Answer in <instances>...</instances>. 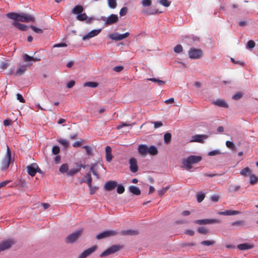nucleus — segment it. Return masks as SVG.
Returning a JSON list of instances; mask_svg holds the SVG:
<instances>
[{"mask_svg":"<svg viewBox=\"0 0 258 258\" xmlns=\"http://www.w3.org/2000/svg\"><path fill=\"white\" fill-rule=\"evenodd\" d=\"M7 16L9 19L14 20L13 25L17 28L19 30L22 31H32L35 32H41L40 29L37 28L34 26H28L25 24H21L18 22H34L35 20V18L26 13H22L21 14L12 12L7 14Z\"/></svg>","mask_w":258,"mask_h":258,"instance_id":"nucleus-1","label":"nucleus"},{"mask_svg":"<svg viewBox=\"0 0 258 258\" xmlns=\"http://www.w3.org/2000/svg\"><path fill=\"white\" fill-rule=\"evenodd\" d=\"M202 158L201 156L190 155L186 159L183 158L182 163L186 170H189L192 168V164L199 163L202 160Z\"/></svg>","mask_w":258,"mask_h":258,"instance_id":"nucleus-2","label":"nucleus"},{"mask_svg":"<svg viewBox=\"0 0 258 258\" xmlns=\"http://www.w3.org/2000/svg\"><path fill=\"white\" fill-rule=\"evenodd\" d=\"M123 246L122 245L114 244L102 252L100 255V257H102L114 253L121 250Z\"/></svg>","mask_w":258,"mask_h":258,"instance_id":"nucleus-3","label":"nucleus"},{"mask_svg":"<svg viewBox=\"0 0 258 258\" xmlns=\"http://www.w3.org/2000/svg\"><path fill=\"white\" fill-rule=\"evenodd\" d=\"M118 231L114 230H105L98 233L96 236V238L98 240L112 237L118 234Z\"/></svg>","mask_w":258,"mask_h":258,"instance_id":"nucleus-4","label":"nucleus"},{"mask_svg":"<svg viewBox=\"0 0 258 258\" xmlns=\"http://www.w3.org/2000/svg\"><path fill=\"white\" fill-rule=\"evenodd\" d=\"M82 232V230H78L74 232L69 234L66 239V242L67 243H73L78 239Z\"/></svg>","mask_w":258,"mask_h":258,"instance_id":"nucleus-5","label":"nucleus"},{"mask_svg":"<svg viewBox=\"0 0 258 258\" xmlns=\"http://www.w3.org/2000/svg\"><path fill=\"white\" fill-rule=\"evenodd\" d=\"M203 55V51L200 49L191 48L188 51L189 57L191 59H199Z\"/></svg>","mask_w":258,"mask_h":258,"instance_id":"nucleus-6","label":"nucleus"},{"mask_svg":"<svg viewBox=\"0 0 258 258\" xmlns=\"http://www.w3.org/2000/svg\"><path fill=\"white\" fill-rule=\"evenodd\" d=\"M75 165L76 166V168L71 169L67 172V175L68 176H72L75 174L81 171L82 168L83 169L86 168L85 165L83 164H79L78 163H76Z\"/></svg>","mask_w":258,"mask_h":258,"instance_id":"nucleus-7","label":"nucleus"},{"mask_svg":"<svg viewBox=\"0 0 258 258\" xmlns=\"http://www.w3.org/2000/svg\"><path fill=\"white\" fill-rule=\"evenodd\" d=\"M130 33H123L121 34H118V33H109L108 37L115 41L121 40L129 36Z\"/></svg>","mask_w":258,"mask_h":258,"instance_id":"nucleus-8","label":"nucleus"},{"mask_svg":"<svg viewBox=\"0 0 258 258\" xmlns=\"http://www.w3.org/2000/svg\"><path fill=\"white\" fill-rule=\"evenodd\" d=\"M194 223L196 224H198L199 225H206L209 224H214V223H220V221L217 219H202V220H196L194 221Z\"/></svg>","mask_w":258,"mask_h":258,"instance_id":"nucleus-9","label":"nucleus"},{"mask_svg":"<svg viewBox=\"0 0 258 258\" xmlns=\"http://www.w3.org/2000/svg\"><path fill=\"white\" fill-rule=\"evenodd\" d=\"M97 248V245H94L90 248H89L85 250L82 253H81L79 256L78 258H86L87 256L91 255L92 253L95 252Z\"/></svg>","mask_w":258,"mask_h":258,"instance_id":"nucleus-10","label":"nucleus"},{"mask_svg":"<svg viewBox=\"0 0 258 258\" xmlns=\"http://www.w3.org/2000/svg\"><path fill=\"white\" fill-rule=\"evenodd\" d=\"M137 160L135 158H132L129 160L130 169L133 173H135L138 170Z\"/></svg>","mask_w":258,"mask_h":258,"instance_id":"nucleus-11","label":"nucleus"},{"mask_svg":"<svg viewBox=\"0 0 258 258\" xmlns=\"http://www.w3.org/2000/svg\"><path fill=\"white\" fill-rule=\"evenodd\" d=\"M38 165L36 163L31 164L27 166V172L31 176H35Z\"/></svg>","mask_w":258,"mask_h":258,"instance_id":"nucleus-12","label":"nucleus"},{"mask_svg":"<svg viewBox=\"0 0 258 258\" xmlns=\"http://www.w3.org/2000/svg\"><path fill=\"white\" fill-rule=\"evenodd\" d=\"M117 182L114 180H109L107 181L104 184V188L107 191H110L113 189L117 186Z\"/></svg>","mask_w":258,"mask_h":258,"instance_id":"nucleus-13","label":"nucleus"},{"mask_svg":"<svg viewBox=\"0 0 258 258\" xmlns=\"http://www.w3.org/2000/svg\"><path fill=\"white\" fill-rule=\"evenodd\" d=\"M207 138L206 135H196L192 137V139L190 141V142H199L203 143V141Z\"/></svg>","mask_w":258,"mask_h":258,"instance_id":"nucleus-14","label":"nucleus"},{"mask_svg":"<svg viewBox=\"0 0 258 258\" xmlns=\"http://www.w3.org/2000/svg\"><path fill=\"white\" fill-rule=\"evenodd\" d=\"M118 20V18L117 15L111 14L107 18L105 23L107 25H111L117 22Z\"/></svg>","mask_w":258,"mask_h":258,"instance_id":"nucleus-15","label":"nucleus"},{"mask_svg":"<svg viewBox=\"0 0 258 258\" xmlns=\"http://www.w3.org/2000/svg\"><path fill=\"white\" fill-rule=\"evenodd\" d=\"M14 244V242L12 240H7L1 243H0V247L1 248V250L3 251L5 250L6 249L10 248L12 244Z\"/></svg>","mask_w":258,"mask_h":258,"instance_id":"nucleus-16","label":"nucleus"},{"mask_svg":"<svg viewBox=\"0 0 258 258\" xmlns=\"http://www.w3.org/2000/svg\"><path fill=\"white\" fill-rule=\"evenodd\" d=\"M237 247L240 250H245L253 248L254 247V245L252 244L244 243L238 244L237 245Z\"/></svg>","mask_w":258,"mask_h":258,"instance_id":"nucleus-17","label":"nucleus"},{"mask_svg":"<svg viewBox=\"0 0 258 258\" xmlns=\"http://www.w3.org/2000/svg\"><path fill=\"white\" fill-rule=\"evenodd\" d=\"M120 234L122 235H136L139 234L137 230L127 229L120 231Z\"/></svg>","mask_w":258,"mask_h":258,"instance_id":"nucleus-18","label":"nucleus"},{"mask_svg":"<svg viewBox=\"0 0 258 258\" xmlns=\"http://www.w3.org/2000/svg\"><path fill=\"white\" fill-rule=\"evenodd\" d=\"M148 146L142 144L138 147V152L142 156H145L148 153Z\"/></svg>","mask_w":258,"mask_h":258,"instance_id":"nucleus-19","label":"nucleus"},{"mask_svg":"<svg viewBox=\"0 0 258 258\" xmlns=\"http://www.w3.org/2000/svg\"><path fill=\"white\" fill-rule=\"evenodd\" d=\"M32 65V63H29L27 65H23L19 67L17 71L15 73L16 75H22L27 70V67H30Z\"/></svg>","mask_w":258,"mask_h":258,"instance_id":"nucleus-20","label":"nucleus"},{"mask_svg":"<svg viewBox=\"0 0 258 258\" xmlns=\"http://www.w3.org/2000/svg\"><path fill=\"white\" fill-rule=\"evenodd\" d=\"M148 153L152 156H155L158 154V150L156 147L154 145L148 146Z\"/></svg>","mask_w":258,"mask_h":258,"instance_id":"nucleus-21","label":"nucleus"},{"mask_svg":"<svg viewBox=\"0 0 258 258\" xmlns=\"http://www.w3.org/2000/svg\"><path fill=\"white\" fill-rule=\"evenodd\" d=\"M239 213V212L237 211L234 210H226L223 212H220L218 214L220 215H224V216H230V215H237Z\"/></svg>","mask_w":258,"mask_h":258,"instance_id":"nucleus-22","label":"nucleus"},{"mask_svg":"<svg viewBox=\"0 0 258 258\" xmlns=\"http://www.w3.org/2000/svg\"><path fill=\"white\" fill-rule=\"evenodd\" d=\"M213 104L215 105H217V106H218L220 107H225V108L228 107V105L227 103V102L222 99H218V100H217L214 101Z\"/></svg>","mask_w":258,"mask_h":258,"instance_id":"nucleus-23","label":"nucleus"},{"mask_svg":"<svg viewBox=\"0 0 258 258\" xmlns=\"http://www.w3.org/2000/svg\"><path fill=\"white\" fill-rule=\"evenodd\" d=\"M129 191L134 195L139 196L141 194L140 188L135 185H131L128 188Z\"/></svg>","mask_w":258,"mask_h":258,"instance_id":"nucleus-24","label":"nucleus"},{"mask_svg":"<svg viewBox=\"0 0 258 258\" xmlns=\"http://www.w3.org/2000/svg\"><path fill=\"white\" fill-rule=\"evenodd\" d=\"M23 58L25 61H38L40 60V58H37L34 57L33 56H30L29 55H28L27 54H24L23 55Z\"/></svg>","mask_w":258,"mask_h":258,"instance_id":"nucleus-25","label":"nucleus"},{"mask_svg":"<svg viewBox=\"0 0 258 258\" xmlns=\"http://www.w3.org/2000/svg\"><path fill=\"white\" fill-rule=\"evenodd\" d=\"M83 11V7L81 5H77L75 6L73 10H72V13L74 14H77L79 15Z\"/></svg>","mask_w":258,"mask_h":258,"instance_id":"nucleus-26","label":"nucleus"},{"mask_svg":"<svg viewBox=\"0 0 258 258\" xmlns=\"http://www.w3.org/2000/svg\"><path fill=\"white\" fill-rule=\"evenodd\" d=\"M11 160L8 159H7L5 158L3 160L2 165V170H6L9 167L10 164Z\"/></svg>","mask_w":258,"mask_h":258,"instance_id":"nucleus-27","label":"nucleus"},{"mask_svg":"<svg viewBox=\"0 0 258 258\" xmlns=\"http://www.w3.org/2000/svg\"><path fill=\"white\" fill-rule=\"evenodd\" d=\"M147 80L150 81L152 82L157 83L159 86H161L165 84V82L155 78H148L147 79Z\"/></svg>","mask_w":258,"mask_h":258,"instance_id":"nucleus-28","label":"nucleus"},{"mask_svg":"<svg viewBox=\"0 0 258 258\" xmlns=\"http://www.w3.org/2000/svg\"><path fill=\"white\" fill-rule=\"evenodd\" d=\"M59 171L61 173H66L69 171V166L68 164L64 163L61 165V166L59 167Z\"/></svg>","mask_w":258,"mask_h":258,"instance_id":"nucleus-29","label":"nucleus"},{"mask_svg":"<svg viewBox=\"0 0 258 258\" xmlns=\"http://www.w3.org/2000/svg\"><path fill=\"white\" fill-rule=\"evenodd\" d=\"M99 33H87L86 34L82 36V39L84 41L88 40L90 38L96 36Z\"/></svg>","mask_w":258,"mask_h":258,"instance_id":"nucleus-30","label":"nucleus"},{"mask_svg":"<svg viewBox=\"0 0 258 258\" xmlns=\"http://www.w3.org/2000/svg\"><path fill=\"white\" fill-rule=\"evenodd\" d=\"M98 86V84L94 82H87L84 84V87H89L91 88H96Z\"/></svg>","mask_w":258,"mask_h":258,"instance_id":"nucleus-31","label":"nucleus"},{"mask_svg":"<svg viewBox=\"0 0 258 258\" xmlns=\"http://www.w3.org/2000/svg\"><path fill=\"white\" fill-rule=\"evenodd\" d=\"M171 135L170 133H166L164 135V142L167 144H169L171 142Z\"/></svg>","mask_w":258,"mask_h":258,"instance_id":"nucleus-32","label":"nucleus"},{"mask_svg":"<svg viewBox=\"0 0 258 258\" xmlns=\"http://www.w3.org/2000/svg\"><path fill=\"white\" fill-rule=\"evenodd\" d=\"M85 177L87 178V180H86V182L89 187H91V185H92V179L91 176V174L90 173H87L85 175Z\"/></svg>","mask_w":258,"mask_h":258,"instance_id":"nucleus-33","label":"nucleus"},{"mask_svg":"<svg viewBox=\"0 0 258 258\" xmlns=\"http://www.w3.org/2000/svg\"><path fill=\"white\" fill-rule=\"evenodd\" d=\"M250 172V169L248 167H245L241 170L240 174L243 176H247Z\"/></svg>","mask_w":258,"mask_h":258,"instance_id":"nucleus-34","label":"nucleus"},{"mask_svg":"<svg viewBox=\"0 0 258 258\" xmlns=\"http://www.w3.org/2000/svg\"><path fill=\"white\" fill-rule=\"evenodd\" d=\"M109 7L111 9H115L117 6L116 0H107Z\"/></svg>","mask_w":258,"mask_h":258,"instance_id":"nucleus-35","label":"nucleus"},{"mask_svg":"<svg viewBox=\"0 0 258 258\" xmlns=\"http://www.w3.org/2000/svg\"><path fill=\"white\" fill-rule=\"evenodd\" d=\"M215 241L214 240H204L201 242V244L203 245L210 246L213 245L215 244Z\"/></svg>","mask_w":258,"mask_h":258,"instance_id":"nucleus-36","label":"nucleus"},{"mask_svg":"<svg viewBox=\"0 0 258 258\" xmlns=\"http://www.w3.org/2000/svg\"><path fill=\"white\" fill-rule=\"evenodd\" d=\"M57 142L62 145L64 148H66L69 146V142L67 140L65 139H59L57 140Z\"/></svg>","mask_w":258,"mask_h":258,"instance_id":"nucleus-37","label":"nucleus"},{"mask_svg":"<svg viewBox=\"0 0 258 258\" xmlns=\"http://www.w3.org/2000/svg\"><path fill=\"white\" fill-rule=\"evenodd\" d=\"M240 188L239 185H231L229 187V190L230 192H235L238 190Z\"/></svg>","mask_w":258,"mask_h":258,"instance_id":"nucleus-38","label":"nucleus"},{"mask_svg":"<svg viewBox=\"0 0 258 258\" xmlns=\"http://www.w3.org/2000/svg\"><path fill=\"white\" fill-rule=\"evenodd\" d=\"M87 16L85 13H83V14L81 13V14L78 15L77 16V19L80 21L85 20L87 19Z\"/></svg>","mask_w":258,"mask_h":258,"instance_id":"nucleus-39","label":"nucleus"},{"mask_svg":"<svg viewBox=\"0 0 258 258\" xmlns=\"http://www.w3.org/2000/svg\"><path fill=\"white\" fill-rule=\"evenodd\" d=\"M169 187L168 186L162 188L158 190V195L160 197H162L165 192L168 189Z\"/></svg>","mask_w":258,"mask_h":258,"instance_id":"nucleus-40","label":"nucleus"},{"mask_svg":"<svg viewBox=\"0 0 258 258\" xmlns=\"http://www.w3.org/2000/svg\"><path fill=\"white\" fill-rule=\"evenodd\" d=\"M257 177L255 175L251 174L249 177V183L253 184L257 181Z\"/></svg>","mask_w":258,"mask_h":258,"instance_id":"nucleus-41","label":"nucleus"},{"mask_svg":"<svg viewBox=\"0 0 258 258\" xmlns=\"http://www.w3.org/2000/svg\"><path fill=\"white\" fill-rule=\"evenodd\" d=\"M243 96L242 92H237L235 93L232 97V99L235 100H238L240 99Z\"/></svg>","mask_w":258,"mask_h":258,"instance_id":"nucleus-42","label":"nucleus"},{"mask_svg":"<svg viewBox=\"0 0 258 258\" xmlns=\"http://www.w3.org/2000/svg\"><path fill=\"white\" fill-rule=\"evenodd\" d=\"M183 48L180 44H178L174 48V51L175 53H179L182 51Z\"/></svg>","mask_w":258,"mask_h":258,"instance_id":"nucleus-43","label":"nucleus"},{"mask_svg":"<svg viewBox=\"0 0 258 258\" xmlns=\"http://www.w3.org/2000/svg\"><path fill=\"white\" fill-rule=\"evenodd\" d=\"M9 66V63L5 61H2L0 63V70L1 71H4Z\"/></svg>","mask_w":258,"mask_h":258,"instance_id":"nucleus-44","label":"nucleus"},{"mask_svg":"<svg viewBox=\"0 0 258 258\" xmlns=\"http://www.w3.org/2000/svg\"><path fill=\"white\" fill-rule=\"evenodd\" d=\"M159 2L164 7H168L170 5L171 2L168 0H159Z\"/></svg>","mask_w":258,"mask_h":258,"instance_id":"nucleus-45","label":"nucleus"},{"mask_svg":"<svg viewBox=\"0 0 258 258\" xmlns=\"http://www.w3.org/2000/svg\"><path fill=\"white\" fill-rule=\"evenodd\" d=\"M205 194L203 193L198 194L197 196V200L199 203L202 202L205 198Z\"/></svg>","mask_w":258,"mask_h":258,"instance_id":"nucleus-46","label":"nucleus"},{"mask_svg":"<svg viewBox=\"0 0 258 258\" xmlns=\"http://www.w3.org/2000/svg\"><path fill=\"white\" fill-rule=\"evenodd\" d=\"M255 46V43L253 40H249L246 45L247 49H252Z\"/></svg>","mask_w":258,"mask_h":258,"instance_id":"nucleus-47","label":"nucleus"},{"mask_svg":"<svg viewBox=\"0 0 258 258\" xmlns=\"http://www.w3.org/2000/svg\"><path fill=\"white\" fill-rule=\"evenodd\" d=\"M60 151L59 147L58 146H54L52 149V153L54 155H57Z\"/></svg>","mask_w":258,"mask_h":258,"instance_id":"nucleus-48","label":"nucleus"},{"mask_svg":"<svg viewBox=\"0 0 258 258\" xmlns=\"http://www.w3.org/2000/svg\"><path fill=\"white\" fill-rule=\"evenodd\" d=\"M141 4L144 7H149L151 5V0H142Z\"/></svg>","mask_w":258,"mask_h":258,"instance_id":"nucleus-49","label":"nucleus"},{"mask_svg":"<svg viewBox=\"0 0 258 258\" xmlns=\"http://www.w3.org/2000/svg\"><path fill=\"white\" fill-rule=\"evenodd\" d=\"M198 231L200 233L203 234H206L208 230V229H206L205 228L203 227H201L198 228Z\"/></svg>","mask_w":258,"mask_h":258,"instance_id":"nucleus-50","label":"nucleus"},{"mask_svg":"<svg viewBox=\"0 0 258 258\" xmlns=\"http://www.w3.org/2000/svg\"><path fill=\"white\" fill-rule=\"evenodd\" d=\"M124 191V187L122 184H119L117 187V192L119 194H121Z\"/></svg>","mask_w":258,"mask_h":258,"instance_id":"nucleus-51","label":"nucleus"},{"mask_svg":"<svg viewBox=\"0 0 258 258\" xmlns=\"http://www.w3.org/2000/svg\"><path fill=\"white\" fill-rule=\"evenodd\" d=\"M221 154L220 151L219 150H214L210 151L208 153V155L210 156H215Z\"/></svg>","mask_w":258,"mask_h":258,"instance_id":"nucleus-52","label":"nucleus"},{"mask_svg":"<svg viewBox=\"0 0 258 258\" xmlns=\"http://www.w3.org/2000/svg\"><path fill=\"white\" fill-rule=\"evenodd\" d=\"M230 60L231 62H232L235 64H239L241 66H244L245 65V63L243 61H240L238 60H235L233 58L231 57Z\"/></svg>","mask_w":258,"mask_h":258,"instance_id":"nucleus-53","label":"nucleus"},{"mask_svg":"<svg viewBox=\"0 0 258 258\" xmlns=\"http://www.w3.org/2000/svg\"><path fill=\"white\" fill-rule=\"evenodd\" d=\"M244 225V221H237L231 223L232 226H243Z\"/></svg>","mask_w":258,"mask_h":258,"instance_id":"nucleus-54","label":"nucleus"},{"mask_svg":"<svg viewBox=\"0 0 258 258\" xmlns=\"http://www.w3.org/2000/svg\"><path fill=\"white\" fill-rule=\"evenodd\" d=\"M5 158L11 160V151L8 146H7V152Z\"/></svg>","mask_w":258,"mask_h":258,"instance_id":"nucleus-55","label":"nucleus"},{"mask_svg":"<svg viewBox=\"0 0 258 258\" xmlns=\"http://www.w3.org/2000/svg\"><path fill=\"white\" fill-rule=\"evenodd\" d=\"M127 12V8L126 7H123L122 8L119 12V15L120 16H125Z\"/></svg>","mask_w":258,"mask_h":258,"instance_id":"nucleus-56","label":"nucleus"},{"mask_svg":"<svg viewBox=\"0 0 258 258\" xmlns=\"http://www.w3.org/2000/svg\"><path fill=\"white\" fill-rule=\"evenodd\" d=\"M153 123L154 125L155 128H159L163 125V123L160 121H154L153 122Z\"/></svg>","mask_w":258,"mask_h":258,"instance_id":"nucleus-57","label":"nucleus"},{"mask_svg":"<svg viewBox=\"0 0 258 258\" xmlns=\"http://www.w3.org/2000/svg\"><path fill=\"white\" fill-rule=\"evenodd\" d=\"M83 148L86 150L87 154L89 155H92V148L88 146H84L83 147Z\"/></svg>","mask_w":258,"mask_h":258,"instance_id":"nucleus-58","label":"nucleus"},{"mask_svg":"<svg viewBox=\"0 0 258 258\" xmlns=\"http://www.w3.org/2000/svg\"><path fill=\"white\" fill-rule=\"evenodd\" d=\"M67 44L66 43L62 42V43L55 44L53 46V48H55V47H67Z\"/></svg>","mask_w":258,"mask_h":258,"instance_id":"nucleus-59","label":"nucleus"},{"mask_svg":"<svg viewBox=\"0 0 258 258\" xmlns=\"http://www.w3.org/2000/svg\"><path fill=\"white\" fill-rule=\"evenodd\" d=\"M16 96H17V100H18L19 101V102H20L21 103L25 102V100L23 98L22 95L18 93V94H17Z\"/></svg>","mask_w":258,"mask_h":258,"instance_id":"nucleus-60","label":"nucleus"},{"mask_svg":"<svg viewBox=\"0 0 258 258\" xmlns=\"http://www.w3.org/2000/svg\"><path fill=\"white\" fill-rule=\"evenodd\" d=\"M130 125H131L130 124H127L126 123H124V122H122L120 123V124L119 125H118L117 126L116 128L117 130H120V129L122 128L124 126H130Z\"/></svg>","mask_w":258,"mask_h":258,"instance_id":"nucleus-61","label":"nucleus"},{"mask_svg":"<svg viewBox=\"0 0 258 258\" xmlns=\"http://www.w3.org/2000/svg\"><path fill=\"white\" fill-rule=\"evenodd\" d=\"M97 163H95L93 165H92L90 168V171L92 172V173L97 172L98 171H97Z\"/></svg>","mask_w":258,"mask_h":258,"instance_id":"nucleus-62","label":"nucleus"},{"mask_svg":"<svg viewBox=\"0 0 258 258\" xmlns=\"http://www.w3.org/2000/svg\"><path fill=\"white\" fill-rule=\"evenodd\" d=\"M90 189V195H93L95 191L98 189V187L96 186H92V185L91 187H89Z\"/></svg>","mask_w":258,"mask_h":258,"instance_id":"nucleus-63","label":"nucleus"},{"mask_svg":"<svg viewBox=\"0 0 258 258\" xmlns=\"http://www.w3.org/2000/svg\"><path fill=\"white\" fill-rule=\"evenodd\" d=\"M75 81L72 80L67 83V87L69 89L71 88L75 85Z\"/></svg>","mask_w":258,"mask_h":258,"instance_id":"nucleus-64","label":"nucleus"}]
</instances>
